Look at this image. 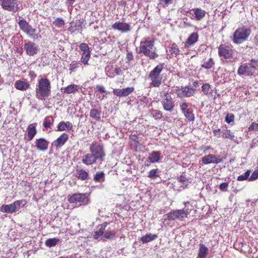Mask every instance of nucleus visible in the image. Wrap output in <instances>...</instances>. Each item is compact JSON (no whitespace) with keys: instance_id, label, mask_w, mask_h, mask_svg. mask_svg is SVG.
I'll list each match as a JSON object with an SVG mask.
<instances>
[{"instance_id":"1","label":"nucleus","mask_w":258,"mask_h":258,"mask_svg":"<svg viewBox=\"0 0 258 258\" xmlns=\"http://www.w3.org/2000/svg\"><path fill=\"white\" fill-rule=\"evenodd\" d=\"M89 150L90 153L85 154L82 157V162L85 165H92L97 162L101 163L104 160L106 154L103 146L93 142Z\"/></svg>"},{"instance_id":"22","label":"nucleus","mask_w":258,"mask_h":258,"mask_svg":"<svg viewBox=\"0 0 258 258\" xmlns=\"http://www.w3.org/2000/svg\"><path fill=\"white\" fill-rule=\"evenodd\" d=\"M191 11H192L195 14L194 19L198 21L201 20L206 16V12L201 8L193 9L191 10H190V12Z\"/></svg>"},{"instance_id":"38","label":"nucleus","mask_w":258,"mask_h":258,"mask_svg":"<svg viewBox=\"0 0 258 258\" xmlns=\"http://www.w3.org/2000/svg\"><path fill=\"white\" fill-rule=\"evenodd\" d=\"M59 241V239L56 237L49 238L45 241V244L47 247H51L55 246Z\"/></svg>"},{"instance_id":"34","label":"nucleus","mask_w":258,"mask_h":258,"mask_svg":"<svg viewBox=\"0 0 258 258\" xmlns=\"http://www.w3.org/2000/svg\"><path fill=\"white\" fill-rule=\"evenodd\" d=\"M93 180L97 182H103L105 181V173L103 171L97 172L94 175Z\"/></svg>"},{"instance_id":"29","label":"nucleus","mask_w":258,"mask_h":258,"mask_svg":"<svg viewBox=\"0 0 258 258\" xmlns=\"http://www.w3.org/2000/svg\"><path fill=\"white\" fill-rule=\"evenodd\" d=\"M69 139V135L66 133H63L55 141L56 147L63 146Z\"/></svg>"},{"instance_id":"24","label":"nucleus","mask_w":258,"mask_h":258,"mask_svg":"<svg viewBox=\"0 0 258 258\" xmlns=\"http://www.w3.org/2000/svg\"><path fill=\"white\" fill-rule=\"evenodd\" d=\"M36 125L37 123H32L27 128L28 137L29 141H31L37 133Z\"/></svg>"},{"instance_id":"59","label":"nucleus","mask_w":258,"mask_h":258,"mask_svg":"<svg viewBox=\"0 0 258 258\" xmlns=\"http://www.w3.org/2000/svg\"><path fill=\"white\" fill-rule=\"evenodd\" d=\"M228 183L227 182L222 183L220 186L219 188L222 191H227L228 190Z\"/></svg>"},{"instance_id":"47","label":"nucleus","mask_w":258,"mask_h":258,"mask_svg":"<svg viewBox=\"0 0 258 258\" xmlns=\"http://www.w3.org/2000/svg\"><path fill=\"white\" fill-rule=\"evenodd\" d=\"M169 51L172 55H176L179 53V49L175 43H173L171 44V46L169 47Z\"/></svg>"},{"instance_id":"57","label":"nucleus","mask_w":258,"mask_h":258,"mask_svg":"<svg viewBox=\"0 0 258 258\" xmlns=\"http://www.w3.org/2000/svg\"><path fill=\"white\" fill-rule=\"evenodd\" d=\"M249 131H258V123L253 122L248 127Z\"/></svg>"},{"instance_id":"54","label":"nucleus","mask_w":258,"mask_h":258,"mask_svg":"<svg viewBox=\"0 0 258 258\" xmlns=\"http://www.w3.org/2000/svg\"><path fill=\"white\" fill-rule=\"evenodd\" d=\"M234 115L232 113H227L225 117V121L228 123H234Z\"/></svg>"},{"instance_id":"16","label":"nucleus","mask_w":258,"mask_h":258,"mask_svg":"<svg viewBox=\"0 0 258 258\" xmlns=\"http://www.w3.org/2000/svg\"><path fill=\"white\" fill-rule=\"evenodd\" d=\"M108 223L107 222H104L100 225H99L97 227V229L96 231L94 232V233L93 235V237L98 240H103V234L104 233V230L106 228Z\"/></svg>"},{"instance_id":"27","label":"nucleus","mask_w":258,"mask_h":258,"mask_svg":"<svg viewBox=\"0 0 258 258\" xmlns=\"http://www.w3.org/2000/svg\"><path fill=\"white\" fill-rule=\"evenodd\" d=\"M208 248L204 244H200L197 258H206L208 254Z\"/></svg>"},{"instance_id":"55","label":"nucleus","mask_w":258,"mask_h":258,"mask_svg":"<svg viewBox=\"0 0 258 258\" xmlns=\"http://www.w3.org/2000/svg\"><path fill=\"white\" fill-rule=\"evenodd\" d=\"M189 104L187 103L184 100H182L180 103V107L182 111V112H183L186 110H188L190 108L188 107Z\"/></svg>"},{"instance_id":"33","label":"nucleus","mask_w":258,"mask_h":258,"mask_svg":"<svg viewBox=\"0 0 258 258\" xmlns=\"http://www.w3.org/2000/svg\"><path fill=\"white\" fill-rule=\"evenodd\" d=\"M36 29L33 28L31 26L29 27L26 33L31 38L34 40L38 39L40 36L38 34H36Z\"/></svg>"},{"instance_id":"15","label":"nucleus","mask_w":258,"mask_h":258,"mask_svg":"<svg viewBox=\"0 0 258 258\" xmlns=\"http://www.w3.org/2000/svg\"><path fill=\"white\" fill-rule=\"evenodd\" d=\"M194 90L191 87H182L176 89V93L179 97H190L194 94Z\"/></svg>"},{"instance_id":"43","label":"nucleus","mask_w":258,"mask_h":258,"mask_svg":"<svg viewBox=\"0 0 258 258\" xmlns=\"http://www.w3.org/2000/svg\"><path fill=\"white\" fill-rule=\"evenodd\" d=\"M178 181L182 184L181 186L183 188L187 186L189 183L188 179H187L184 175H180L177 179Z\"/></svg>"},{"instance_id":"3","label":"nucleus","mask_w":258,"mask_h":258,"mask_svg":"<svg viewBox=\"0 0 258 258\" xmlns=\"http://www.w3.org/2000/svg\"><path fill=\"white\" fill-rule=\"evenodd\" d=\"M251 32L250 28L247 26L239 27L231 37V40L235 44H241L248 39Z\"/></svg>"},{"instance_id":"31","label":"nucleus","mask_w":258,"mask_h":258,"mask_svg":"<svg viewBox=\"0 0 258 258\" xmlns=\"http://www.w3.org/2000/svg\"><path fill=\"white\" fill-rule=\"evenodd\" d=\"M0 210L3 213L9 214H12L16 212L13 203L9 205H3L1 207Z\"/></svg>"},{"instance_id":"53","label":"nucleus","mask_w":258,"mask_h":258,"mask_svg":"<svg viewBox=\"0 0 258 258\" xmlns=\"http://www.w3.org/2000/svg\"><path fill=\"white\" fill-rule=\"evenodd\" d=\"M157 169H152L148 173V176L151 179H155L158 176L157 174Z\"/></svg>"},{"instance_id":"56","label":"nucleus","mask_w":258,"mask_h":258,"mask_svg":"<svg viewBox=\"0 0 258 258\" xmlns=\"http://www.w3.org/2000/svg\"><path fill=\"white\" fill-rule=\"evenodd\" d=\"M249 64L251 68L253 69V71L254 72L256 69H258V60L254 59H251Z\"/></svg>"},{"instance_id":"41","label":"nucleus","mask_w":258,"mask_h":258,"mask_svg":"<svg viewBox=\"0 0 258 258\" xmlns=\"http://www.w3.org/2000/svg\"><path fill=\"white\" fill-rule=\"evenodd\" d=\"M183 114L184 116L190 121H193L195 120V115L192 112V109L190 108L188 110H186L184 111Z\"/></svg>"},{"instance_id":"35","label":"nucleus","mask_w":258,"mask_h":258,"mask_svg":"<svg viewBox=\"0 0 258 258\" xmlns=\"http://www.w3.org/2000/svg\"><path fill=\"white\" fill-rule=\"evenodd\" d=\"M202 91L206 95H213L212 87L209 84L206 83L203 84L202 86Z\"/></svg>"},{"instance_id":"50","label":"nucleus","mask_w":258,"mask_h":258,"mask_svg":"<svg viewBox=\"0 0 258 258\" xmlns=\"http://www.w3.org/2000/svg\"><path fill=\"white\" fill-rule=\"evenodd\" d=\"M151 114L156 119H160L162 117V114L159 110H152Z\"/></svg>"},{"instance_id":"6","label":"nucleus","mask_w":258,"mask_h":258,"mask_svg":"<svg viewBox=\"0 0 258 258\" xmlns=\"http://www.w3.org/2000/svg\"><path fill=\"white\" fill-rule=\"evenodd\" d=\"M189 214L188 210H176L165 215L164 216V217H165L164 220L165 221L166 220L169 221H182L184 218L187 217Z\"/></svg>"},{"instance_id":"12","label":"nucleus","mask_w":258,"mask_h":258,"mask_svg":"<svg viewBox=\"0 0 258 258\" xmlns=\"http://www.w3.org/2000/svg\"><path fill=\"white\" fill-rule=\"evenodd\" d=\"M114 30L120 31L122 33H126L131 30V25L130 23L118 21L112 25Z\"/></svg>"},{"instance_id":"28","label":"nucleus","mask_w":258,"mask_h":258,"mask_svg":"<svg viewBox=\"0 0 258 258\" xmlns=\"http://www.w3.org/2000/svg\"><path fill=\"white\" fill-rule=\"evenodd\" d=\"M161 157V153L159 151H153L150 154L148 159L151 163L158 162Z\"/></svg>"},{"instance_id":"23","label":"nucleus","mask_w":258,"mask_h":258,"mask_svg":"<svg viewBox=\"0 0 258 258\" xmlns=\"http://www.w3.org/2000/svg\"><path fill=\"white\" fill-rule=\"evenodd\" d=\"M198 38L199 35L197 33L194 32L191 33L186 40L185 46L186 47H189L198 41Z\"/></svg>"},{"instance_id":"7","label":"nucleus","mask_w":258,"mask_h":258,"mask_svg":"<svg viewBox=\"0 0 258 258\" xmlns=\"http://www.w3.org/2000/svg\"><path fill=\"white\" fill-rule=\"evenodd\" d=\"M69 201L71 203L81 205H87L89 202L87 194H74L69 198Z\"/></svg>"},{"instance_id":"4","label":"nucleus","mask_w":258,"mask_h":258,"mask_svg":"<svg viewBox=\"0 0 258 258\" xmlns=\"http://www.w3.org/2000/svg\"><path fill=\"white\" fill-rule=\"evenodd\" d=\"M154 45L153 40H147L142 41L139 47V53H143L151 59H154L158 57V54L153 50Z\"/></svg>"},{"instance_id":"52","label":"nucleus","mask_w":258,"mask_h":258,"mask_svg":"<svg viewBox=\"0 0 258 258\" xmlns=\"http://www.w3.org/2000/svg\"><path fill=\"white\" fill-rule=\"evenodd\" d=\"M53 24L57 27H61L64 25V22L62 19L57 18L53 22Z\"/></svg>"},{"instance_id":"40","label":"nucleus","mask_w":258,"mask_h":258,"mask_svg":"<svg viewBox=\"0 0 258 258\" xmlns=\"http://www.w3.org/2000/svg\"><path fill=\"white\" fill-rule=\"evenodd\" d=\"M100 115H101V112L100 111H99L97 109H91L90 110V116L97 120H99L100 119Z\"/></svg>"},{"instance_id":"61","label":"nucleus","mask_w":258,"mask_h":258,"mask_svg":"<svg viewBox=\"0 0 258 258\" xmlns=\"http://www.w3.org/2000/svg\"><path fill=\"white\" fill-rule=\"evenodd\" d=\"M221 129H215L213 130V134L215 136L217 137H221Z\"/></svg>"},{"instance_id":"36","label":"nucleus","mask_w":258,"mask_h":258,"mask_svg":"<svg viewBox=\"0 0 258 258\" xmlns=\"http://www.w3.org/2000/svg\"><path fill=\"white\" fill-rule=\"evenodd\" d=\"M77 177L78 179L82 180H85L87 179L89 176V173L88 172L84 169L77 170Z\"/></svg>"},{"instance_id":"64","label":"nucleus","mask_w":258,"mask_h":258,"mask_svg":"<svg viewBox=\"0 0 258 258\" xmlns=\"http://www.w3.org/2000/svg\"><path fill=\"white\" fill-rule=\"evenodd\" d=\"M255 42L256 44L258 46V37L256 36L255 37Z\"/></svg>"},{"instance_id":"63","label":"nucleus","mask_w":258,"mask_h":258,"mask_svg":"<svg viewBox=\"0 0 258 258\" xmlns=\"http://www.w3.org/2000/svg\"><path fill=\"white\" fill-rule=\"evenodd\" d=\"M29 75L31 78H34L36 76V75L33 71H30Z\"/></svg>"},{"instance_id":"25","label":"nucleus","mask_w":258,"mask_h":258,"mask_svg":"<svg viewBox=\"0 0 258 258\" xmlns=\"http://www.w3.org/2000/svg\"><path fill=\"white\" fill-rule=\"evenodd\" d=\"M73 124L70 121H60L57 125V131H63L66 130H71L73 128Z\"/></svg>"},{"instance_id":"21","label":"nucleus","mask_w":258,"mask_h":258,"mask_svg":"<svg viewBox=\"0 0 258 258\" xmlns=\"http://www.w3.org/2000/svg\"><path fill=\"white\" fill-rule=\"evenodd\" d=\"M82 23L80 20H76L71 23L69 30L72 33H75L81 30L82 28Z\"/></svg>"},{"instance_id":"14","label":"nucleus","mask_w":258,"mask_h":258,"mask_svg":"<svg viewBox=\"0 0 258 258\" xmlns=\"http://www.w3.org/2000/svg\"><path fill=\"white\" fill-rule=\"evenodd\" d=\"M202 161L204 164H218L222 162V159L220 158V156L208 154L202 158Z\"/></svg>"},{"instance_id":"46","label":"nucleus","mask_w":258,"mask_h":258,"mask_svg":"<svg viewBox=\"0 0 258 258\" xmlns=\"http://www.w3.org/2000/svg\"><path fill=\"white\" fill-rule=\"evenodd\" d=\"M53 122V119L52 117L47 116L44 119L43 126L46 128H50Z\"/></svg>"},{"instance_id":"19","label":"nucleus","mask_w":258,"mask_h":258,"mask_svg":"<svg viewBox=\"0 0 258 258\" xmlns=\"http://www.w3.org/2000/svg\"><path fill=\"white\" fill-rule=\"evenodd\" d=\"M14 87L17 90L24 91L30 88V84L27 81L17 80L14 84Z\"/></svg>"},{"instance_id":"60","label":"nucleus","mask_w":258,"mask_h":258,"mask_svg":"<svg viewBox=\"0 0 258 258\" xmlns=\"http://www.w3.org/2000/svg\"><path fill=\"white\" fill-rule=\"evenodd\" d=\"M126 58L129 61L133 59L134 56L131 51L127 50Z\"/></svg>"},{"instance_id":"39","label":"nucleus","mask_w":258,"mask_h":258,"mask_svg":"<svg viewBox=\"0 0 258 258\" xmlns=\"http://www.w3.org/2000/svg\"><path fill=\"white\" fill-rule=\"evenodd\" d=\"M78 90V86L75 84H71L64 88V93L71 94L75 93Z\"/></svg>"},{"instance_id":"18","label":"nucleus","mask_w":258,"mask_h":258,"mask_svg":"<svg viewBox=\"0 0 258 258\" xmlns=\"http://www.w3.org/2000/svg\"><path fill=\"white\" fill-rule=\"evenodd\" d=\"M134 90V88L133 87H127L121 89H114L113 90V93L118 97H126L131 94Z\"/></svg>"},{"instance_id":"44","label":"nucleus","mask_w":258,"mask_h":258,"mask_svg":"<svg viewBox=\"0 0 258 258\" xmlns=\"http://www.w3.org/2000/svg\"><path fill=\"white\" fill-rule=\"evenodd\" d=\"M15 211H19L20 209L21 205H22L23 207L26 204V201L25 200H21L14 202L13 203Z\"/></svg>"},{"instance_id":"58","label":"nucleus","mask_w":258,"mask_h":258,"mask_svg":"<svg viewBox=\"0 0 258 258\" xmlns=\"http://www.w3.org/2000/svg\"><path fill=\"white\" fill-rule=\"evenodd\" d=\"M258 178V171L255 170L249 177L248 180L249 181H253Z\"/></svg>"},{"instance_id":"9","label":"nucleus","mask_w":258,"mask_h":258,"mask_svg":"<svg viewBox=\"0 0 258 258\" xmlns=\"http://www.w3.org/2000/svg\"><path fill=\"white\" fill-rule=\"evenodd\" d=\"M233 50L230 46L226 44H221L218 47V54L220 57L225 59L231 58L232 57Z\"/></svg>"},{"instance_id":"32","label":"nucleus","mask_w":258,"mask_h":258,"mask_svg":"<svg viewBox=\"0 0 258 258\" xmlns=\"http://www.w3.org/2000/svg\"><path fill=\"white\" fill-rule=\"evenodd\" d=\"M116 234V231L114 230H106V228L104 230V233L103 234V241H105L107 239H113Z\"/></svg>"},{"instance_id":"2","label":"nucleus","mask_w":258,"mask_h":258,"mask_svg":"<svg viewBox=\"0 0 258 258\" xmlns=\"http://www.w3.org/2000/svg\"><path fill=\"white\" fill-rule=\"evenodd\" d=\"M51 83L50 81L45 77L40 78L38 80L36 86V97L40 100H45L51 93Z\"/></svg>"},{"instance_id":"11","label":"nucleus","mask_w":258,"mask_h":258,"mask_svg":"<svg viewBox=\"0 0 258 258\" xmlns=\"http://www.w3.org/2000/svg\"><path fill=\"white\" fill-rule=\"evenodd\" d=\"M106 75L109 78H114L116 75H120L122 72L121 69L113 65H107L105 69Z\"/></svg>"},{"instance_id":"45","label":"nucleus","mask_w":258,"mask_h":258,"mask_svg":"<svg viewBox=\"0 0 258 258\" xmlns=\"http://www.w3.org/2000/svg\"><path fill=\"white\" fill-rule=\"evenodd\" d=\"M214 61L212 58H209L208 60H205L202 64V67L206 69L211 68L214 65Z\"/></svg>"},{"instance_id":"49","label":"nucleus","mask_w":258,"mask_h":258,"mask_svg":"<svg viewBox=\"0 0 258 258\" xmlns=\"http://www.w3.org/2000/svg\"><path fill=\"white\" fill-rule=\"evenodd\" d=\"M79 48L82 53L91 52V50L87 44L85 43H82L79 45Z\"/></svg>"},{"instance_id":"20","label":"nucleus","mask_w":258,"mask_h":258,"mask_svg":"<svg viewBox=\"0 0 258 258\" xmlns=\"http://www.w3.org/2000/svg\"><path fill=\"white\" fill-rule=\"evenodd\" d=\"M35 147L40 151H45L48 148V142L43 138L36 139L35 142Z\"/></svg>"},{"instance_id":"26","label":"nucleus","mask_w":258,"mask_h":258,"mask_svg":"<svg viewBox=\"0 0 258 258\" xmlns=\"http://www.w3.org/2000/svg\"><path fill=\"white\" fill-rule=\"evenodd\" d=\"M221 137L223 139H228L230 140H234L235 136L234 134L228 129H223L221 131Z\"/></svg>"},{"instance_id":"51","label":"nucleus","mask_w":258,"mask_h":258,"mask_svg":"<svg viewBox=\"0 0 258 258\" xmlns=\"http://www.w3.org/2000/svg\"><path fill=\"white\" fill-rule=\"evenodd\" d=\"M250 171L249 170L246 171L244 174L239 175L237 177V180L238 181H243L245 180L248 178H249V176L250 174Z\"/></svg>"},{"instance_id":"8","label":"nucleus","mask_w":258,"mask_h":258,"mask_svg":"<svg viewBox=\"0 0 258 258\" xmlns=\"http://www.w3.org/2000/svg\"><path fill=\"white\" fill-rule=\"evenodd\" d=\"M162 94H163V98L161 102L164 109L168 111H172L174 105L171 96L168 92L161 93V96Z\"/></svg>"},{"instance_id":"42","label":"nucleus","mask_w":258,"mask_h":258,"mask_svg":"<svg viewBox=\"0 0 258 258\" xmlns=\"http://www.w3.org/2000/svg\"><path fill=\"white\" fill-rule=\"evenodd\" d=\"M91 52L82 53L81 62L85 65L88 64V61L90 58Z\"/></svg>"},{"instance_id":"62","label":"nucleus","mask_w":258,"mask_h":258,"mask_svg":"<svg viewBox=\"0 0 258 258\" xmlns=\"http://www.w3.org/2000/svg\"><path fill=\"white\" fill-rule=\"evenodd\" d=\"M96 89L101 93H105L106 92L104 87L101 85H97Z\"/></svg>"},{"instance_id":"37","label":"nucleus","mask_w":258,"mask_h":258,"mask_svg":"<svg viewBox=\"0 0 258 258\" xmlns=\"http://www.w3.org/2000/svg\"><path fill=\"white\" fill-rule=\"evenodd\" d=\"M18 25L21 30H22L25 33H26L29 27L31 26L24 19L20 20L18 22Z\"/></svg>"},{"instance_id":"5","label":"nucleus","mask_w":258,"mask_h":258,"mask_svg":"<svg viewBox=\"0 0 258 258\" xmlns=\"http://www.w3.org/2000/svg\"><path fill=\"white\" fill-rule=\"evenodd\" d=\"M163 69V64L160 63L150 73L148 78L152 81L151 85L155 87L160 86L162 78L160 76V75Z\"/></svg>"},{"instance_id":"30","label":"nucleus","mask_w":258,"mask_h":258,"mask_svg":"<svg viewBox=\"0 0 258 258\" xmlns=\"http://www.w3.org/2000/svg\"><path fill=\"white\" fill-rule=\"evenodd\" d=\"M158 237V235L155 234H152L151 233H148L145 235L142 236L140 240L143 243H147L152 240H155Z\"/></svg>"},{"instance_id":"13","label":"nucleus","mask_w":258,"mask_h":258,"mask_svg":"<svg viewBox=\"0 0 258 258\" xmlns=\"http://www.w3.org/2000/svg\"><path fill=\"white\" fill-rule=\"evenodd\" d=\"M24 48L26 51V54L30 56H33L36 54L38 51V46L31 41L26 42L24 44Z\"/></svg>"},{"instance_id":"48","label":"nucleus","mask_w":258,"mask_h":258,"mask_svg":"<svg viewBox=\"0 0 258 258\" xmlns=\"http://www.w3.org/2000/svg\"><path fill=\"white\" fill-rule=\"evenodd\" d=\"M82 63L80 61L76 60L72 61L70 64V70L72 71H75L77 68L80 67Z\"/></svg>"},{"instance_id":"17","label":"nucleus","mask_w":258,"mask_h":258,"mask_svg":"<svg viewBox=\"0 0 258 258\" xmlns=\"http://www.w3.org/2000/svg\"><path fill=\"white\" fill-rule=\"evenodd\" d=\"M252 69L249 64L244 63L239 67L237 73L239 75L252 76L254 73Z\"/></svg>"},{"instance_id":"10","label":"nucleus","mask_w":258,"mask_h":258,"mask_svg":"<svg viewBox=\"0 0 258 258\" xmlns=\"http://www.w3.org/2000/svg\"><path fill=\"white\" fill-rule=\"evenodd\" d=\"M1 6L3 9L10 12H16L19 9L16 0H4Z\"/></svg>"}]
</instances>
